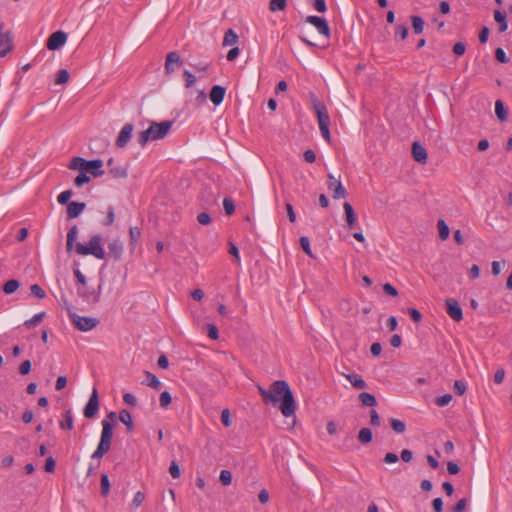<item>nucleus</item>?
<instances>
[{"label":"nucleus","mask_w":512,"mask_h":512,"mask_svg":"<svg viewBox=\"0 0 512 512\" xmlns=\"http://www.w3.org/2000/svg\"><path fill=\"white\" fill-rule=\"evenodd\" d=\"M271 392L280 397L279 408L283 416L287 418L293 416L296 411V403L288 383L284 380L274 381L271 384Z\"/></svg>","instance_id":"obj_1"},{"label":"nucleus","mask_w":512,"mask_h":512,"mask_svg":"<svg viewBox=\"0 0 512 512\" xmlns=\"http://www.w3.org/2000/svg\"><path fill=\"white\" fill-rule=\"evenodd\" d=\"M172 124V121L151 122L148 129L139 133L138 143L141 147H145L149 141L163 139L169 133Z\"/></svg>","instance_id":"obj_2"},{"label":"nucleus","mask_w":512,"mask_h":512,"mask_svg":"<svg viewBox=\"0 0 512 512\" xmlns=\"http://www.w3.org/2000/svg\"><path fill=\"white\" fill-rule=\"evenodd\" d=\"M75 252L82 256L92 255L101 260L106 257V253L102 246V236L100 234L91 236L87 244H82L80 242L76 243Z\"/></svg>","instance_id":"obj_3"},{"label":"nucleus","mask_w":512,"mask_h":512,"mask_svg":"<svg viewBox=\"0 0 512 512\" xmlns=\"http://www.w3.org/2000/svg\"><path fill=\"white\" fill-rule=\"evenodd\" d=\"M68 167L71 170L90 173L95 178L100 177L105 173L102 169L103 161L101 159L86 160L82 157H74Z\"/></svg>","instance_id":"obj_4"},{"label":"nucleus","mask_w":512,"mask_h":512,"mask_svg":"<svg viewBox=\"0 0 512 512\" xmlns=\"http://www.w3.org/2000/svg\"><path fill=\"white\" fill-rule=\"evenodd\" d=\"M312 104L318 119L321 135L327 142H330V116L328 114L326 105L319 101L315 95H312Z\"/></svg>","instance_id":"obj_5"},{"label":"nucleus","mask_w":512,"mask_h":512,"mask_svg":"<svg viewBox=\"0 0 512 512\" xmlns=\"http://www.w3.org/2000/svg\"><path fill=\"white\" fill-rule=\"evenodd\" d=\"M68 314L70 317L71 322L74 324V326L83 332H87L95 328L99 324V319L95 317H86V316H80L76 314L75 312H72L68 309Z\"/></svg>","instance_id":"obj_6"},{"label":"nucleus","mask_w":512,"mask_h":512,"mask_svg":"<svg viewBox=\"0 0 512 512\" xmlns=\"http://www.w3.org/2000/svg\"><path fill=\"white\" fill-rule=\"evenodd\" d=\"M5 24L0 23V57H5L13 48V36L10 30L4 31Z\"/></svg>","instance_id":"obj_7"},{"label":"nucleus","mask_w":512,"mask_h":512,"mask_svg":"<svg viewBox=\"0 0 512 512\" xmlns=\"http://www.w3.org/2000/svg\"><path fill=\"white\" fill-rule=\"evenodd\" d=\"M328 189L330 192H332V197L334 199H341L345 198L347 196V191L342 185L341 179L335 178L334 175L328 174Z\"/></svg>","instance_id":"obj_8"},{"label":"nucleus","mask_w":512,"mask_h":512,"mask_svg":"<svg viewBox=\"0 0 512 512\" xmlns=\"http://www.w3.org/2000/svg\"><path fill=\"white\" fill-rule=\"evenodd\" d=\"M98 411H99L98 391L96 388H93L90 398L83 409V414L87 419H93L96 417Z\"/></svg>","instance_id":"obj_9"},{"label":"nucleus","mask_w":512,"mask_h":512,"mask_svg":"<svg viewBox=\"0 0 512 512\" xmlns=\"http://www.w3.org/2000/svg\"><path fill=\"white\" fill-rule=\"evenodd\" d=\"M77 293L85 302L89 304H96L100 300L101 285H99L96 289L87 288L85 285L81 288H78Z\"/></svg>","instance_id":"obj_10"},{"label":"nucleus","mask_w":512,"mask_h":512,"mask_svg":"<svg viewBox=\"0 0 512 512\" xmlns=\"http://www.w3.org/2000/svg\"><path fill=\"white\" fill-rule=\"evenodd\" d=\"M67 41V34L64 31H56L52 33L46 42V47L51 50L55 51L61 48Z\"/></svg>","instance_id":"obj_11"},{"label":"nucleus","mask_w":512,"mask_h":512,"mask_svg":"<svg viewBox=\"0 0 512 512\" xmlns=\"http://www.w3.org/2000/svg\"><path fill=\"white\" fill-rule=\"evenodd\" d=\"M306 22L313 25L321 35L330 36V28L327 21L319 16L310 15L306 17Z\"/></svg>","instance_id":"obj_12"},{"label":"nucleus","mask_w":512,"mask_h":512,"mask_svg":"<svg viewBox=\"0 0 512 512\" xmlns=\"http://www.w3.org/2000/svg\"><path fill=\"white\" fill-rule=\"evenodd\" d=\"M446 312L456 322H460L463 319L462 308L458 301L455 299L446 300Z\"/></svg>","instance_id":"obj_13"},{"label":"nucleus","mask_w":512,"mask_h":512,"mask_svg":"<svg viewBox=\"0 0 512 512\" xmlns=\"http://www.w3.org/2000/svg\"><path fill=\"white\" fill-rule=\"evenodd\" d=\"M134 126L131 123H126L120 130L116 139V146L118 148H124L132 138Z\"/></svg>","instance_id":"obj_14"},{"label":"nucleus","mask_w":512,"mask_h":512,"mask_svg":"<svg viewBox=\"0 0 512 512\" xmlns=\"http://www.w3.org/2000/svg\"><path fill=\"white\" fill-rule=\"evenodd\" d=\"M108 255L115 261H119L122 258L124 246L121 240L114 239L108 244Z\"/></svg>","instance_id":"obj_15"},{"label":"nucleus","mask_w":512,"mask_h":512,"mask_svg":"<svg viewBox=\"0 0 512 512\" xmlns=\"http://www.w3.org/2000/svg\"><path fill=\"white\" fill-rule=\"evenodd\" d=\"M112 438H100L96 450L91 455L92 459H101L111 448Z\"/></svg>","instance_id":"obj_16"},{"label":"nucleus","mask_w":512,"mask_h":512,"mask_svg":"<svg viewBox=\"0 0 512 512\" xmlns=\"http://www.w3.org/2000/svg\"><path fill=\"white\" fill-rule=\"evenodd\" d=\"M174 64L181 66L183 61L181 60L178 52L171 51L166 55L165 71L167 74H172L175 71Z\"/></svg>","instance_id":"obj_17"},{"label":"nucleus","mask_w":512,"mask_h":512,"mask_svg":"<svg viewBox=\"0 0 512 512\" xmlns=\"http://www.w3.org/2000/svg\"><path fill=\"white\" fill-rule=\"evenodd\" d=\"M412 156L413 159L418 163L425 164L427 162V151L425 147L418 142H414L412 144Z\"/></svg>","instance_id":"obj_18"},{"label":"nucleus","mask_w":512,"mask_h":512,"mask_svg":"<svg viewBox=\"0 0 512 512\" xmlns=\"http://www.w3.org/2000/svg\"><path fill=\"white\" fill-rule=\"evenodd\" d=\"M226 89L223 86L215 85L210 91V100L215 106L220 105L225 97Z\"/></svg>","instance_id":"obj_19"},{"label":"nucleus","mask_w":512,"mask_h":512,"mask_svg":"<svg viewBox=\"0 0 512 512\" xmlns=\"http://www.w3.org/2000/svg\"><path fill=\"white\" fill-rule=\"evenodd\" d=\"M86 208V204L84 202H70L67 205V217L68 219L77 218Z\"/></svg>","instance_id":"obj_20"},{"label":"nucleus","mask_w":512,"mask_h":512,"mask_svg":"<svg viewBox=\"0 0 512 512\" xmlns=\"http://www.w3.org/2000/svg\"><path fill=\"white\" fill-rule=\"evenodd\" d=\"M343 209L345 213V220L348 228H353L357 223V216L352 205L349 202H344Z\"/></svg>","instance_id":"obj_21"},{"label":"nucleus","mask_w":512,"mask_h":512,"mask_svg":"<svg viewBox=\"0 0 512 512\" xmlns=\"http://www.w3.org/2000/svg\"><path fill=\"white\" fill-rule=\"evenodd\" d=\"M345 378L350 382V384L356 389H365L367 387V383L364 379L355 373L345 374Z\"/></svg>","instance_id":"obj_22"},{"label":"nucleus","mask_w":512,"mask_h":512,"mask_svg":"<svg viewBox=\"0 0 512 512\" xmlns=\"http://www.w3.org/2000/svg\"><path fill=\"white\" fill-rule=\"evenodd\" d=\"M257 389L265 403H272L273 405H276L280 401V397L275 396L273 392H271V388L266 390L262 386H258Z\"/></svg>","instance_id":"obj_23"},{"label":"nucleus","mask_w":512,"mask_h":512,"mask_svg":"<svg viewBox=\"0 0 512 512\" xmlns=\"http://www.w3.org/2000/svg\"><path fill=\"white\" fill-rule=\"evenodd\" d=\"M119 420L126 426L127 432H133L134 424L132 421V416L128 410L122 409L119 412Z\"/></svg>","instance_id":"obj_24"},{"label":"nucleus","mask_w":512,"mask_h":512,"mask_svg":"<svg viewBox=\"0 0 512 512\" xmlns=\"http://www.w3.org/2000/svg\"><path fill=\"white\" fill-rule=\"evenodd\" d=\"M495 113L497 118L501 122H505L508 119V111L504 105V103L501 100H497L495 102Z\"/></svg>","instance_id":"obj_25"},{"label":"nucleus","mask_w":512,"mask_h":512,"mask_svg":"<svg viewBox=\"0 0 512 512\" xmlns=\"http://www.w3.org/2000/svg\"><path fill=\"white\" fill-rule=\"evenodd\" d=\"M77 234H78V228L76 225H73L67 233V241H66L67 252L72 251V249L74 247V242L77 238Z\"/></svg>","instance_id":"obj_26"},{"label":"nucleus","mask_w":512,"mask_h":512,"mask_svg":"<svg viewBox=\"0 0 512 512\" xmlns=\"http://www.w3.org/2000/svg\"><path fill=\"white\" fill-rule=\"evenodd\" d=\"M494 19L499 24V32L503 33L507 30L508 24L506 21V14L500 10L494 11Z\"/></svg>","instance_id":"obj_27"},{"label":"nucleus","mask_w":512,"mask_h":512,"mask_svg":"<svg viewBox=\"0 0 512 512\" xmlns=\"http://www.w3.org/2000/svg\"><path fill=\"white\" fill-rule=\"evenodd\" d=\"M359 400L361 401L362 405L367 407H374L377 405L376 397L368 392H362L359 394Z\"/></svg>","instance_id":"obj_28"},{"label":"nucleus","mask_w":512,"mask_h":512,"mask_svg":"<svg viewBox=\"0 0 512 512\" xmlns=\"http://www.w3.org/2000/svg\"><path fill=\"white\" fill-rule=\"evenodd\" d=\"M73 416L71 410H66L63 414V420L59 422L61 429L72 430L73 429Z\"/></svg>","instance_id":"obj_29"},{"label":"nucleus","mask_w":512,"mask_h":512,"mask_svg":"<svg viewBox=\"0 0 512 512\" xmlns=\"http://www.w3.org/2000/svg\"><path fill=\"white\" fill-rule=\"evenodd\" d=\"M238 35L235 33L233 29H228L223 38V46H233L238 42Z\"/></svg>","instance_id":"obj_30"},{"label":"nucleus","mask_w":512,"mask_h":512,"mask_svg":"<svg viewBox=\"0 0 512 512\" xmlns=\"http://www.w3.org/2000/svg\"><path fill=\"white\" fill-rule=\"evenodd\" d=\"M145 384L155 390H159L161 387L160 380L151 372L145 371Z\"/></svg>","instance_id":"obj_31"},{"label":"nucleus","mask_w":512,"mask_h":512,"mask_svg":"<svg viewBox=\"0 0 512 512\" xmlns=\"http://www.w3.org/2000/svg\"><path fill=\"white\" fill-rule=\"evenodd\" d=\"M357 438L361 444H363V445L369 444L373 439V434H372L371 429H369V428L360 429Z\"/></svg>","instance_id":"obj_32"},{"label":"nucleus","mask_w":512,"mask_h":512,"mask_svg":"<svg viewBox=\"0 0 512 512\" xmlns=\"http://www.w3.org/2000/svg\"><path fill=\"white\" fill-rule=\"evenodd\" d=\"M109 174L116 179L126 178L128 176L127 168L124 166H114L109 169Z\"/></svg>","instance_id":"obj_33"},{"label":"nucleus","mask_w":512,"mask_h":512,"mask_svg":"<svg viewBox=\"0 0 512 512\" xmlns=\"http://www.w3.org/2000/svg\"><path fill=\"white\" fill-rule=\"evenodd\" d=\"M102 432L100 438H112L113 437V424L107 419L102 420Z\"/></svg>","instance_id":"obj_34"},{"label":"nucleus","mask_w":512,"mask_h":512,"mask_svg":"<svg viewBox=\"0 0 512 512\" xmlns=\"http://www.w3.org/2000/svg\"><path fill=\"white\" fill-rule=\"evenodd\" d=\"M20 286V282L16 279H11L5 282L3 285V291L5 294H12L14 293Z\"/></svg>","instance_id":"obj_35"},{"label":"nucleus","mask_w":512,"mask_h":512,"mask_svg":"<svg viewBox=\"0 0 512 512\" xmlns=\"http://www.w3.org/2000/svg\"><path fill=\"white\" fill-rule=\"evenodd\" d=\"M438 234L441 240H446L449 237V227L444 220H439L437 223Z\"/></svg>","instance_id":"obj_36"},{"label":"nucleus","mask_w":512,"mask_h":512,"mask_svg":"<svg viewBox=\"0 0 512 512\" xmlns=\"http://www.w3.org/2000/svg\"><path fill=\"white\" fill-rule=\"evenodd\" d=\"M414 33L421 34L424 29V20L420 16H411Z\"/></svg>","instance_id":"obj_37"},{"label":"nucleus","mask_w":512,"mask_h":512,"mask_svg":"<svg viewBox=\"0 0 512 512\" xmlns=\"http://www.w3.org/2000/svg\"><path fill=\"white\" fill-rule=\"evenodd\" d=\"M45 315H46L45 312L37 313L32 318L26 320L24 322V325L27 328H32V327L36 326L37 324H39L44 319Z\"/></svg>","instance_id":"obj_38"},{"label":"nucleus","mask_w":512,"mask_h":512,"mask_svg":"<svg viewBox=\"0 0 512 512\" xmlns=\"http://www.w3.org/2000/svg\"><path fill=\"white\" fill-rule=\"evenodd\" d=\"M390 425H391V428L396 433H399V434L404 433L405 430H406L405 422H403L402 420L396 419V418H391L390 419Z\"/></svg>","instance_id":"obj_39"},{"label":"nucleus","mask_w":512,"mask_h":512,"mask_svg":"<svg viewBox=\"0 0 512 512\" xmlns=\"http://www.w3.org/2000/svg\"><path fill=\"white\" fill-rule=\"evenodd\" d=\"M287 0H270L269 9L272 12L283 11L286 8Z\"/></svg>","instance_id":"obj_40"},{"label":"nucleus","mask_w":512,"mask_h":512,"mask_svg":"<svg viewBox=\"0 0 512 512\" xmlns=\"http://www.w3.org/2000/svg\"><path fill=\"white\" fill-rule=\"evenodd\" d=\"M70 75L66 69H60L55 78V84H65L69 81Z\"/></svg>","instance_id":"obj_41"},{"label":"nucleus","mask_w":512,"mask_h":512,"mask_svg":"<svg viewBox=\"0 0 512 512\" xmlns=\"http://www.w3.org/2000/svg\"><path fill=\"white\" fill-rule=\"evenodd\" d=\"M300 246L303 249V251L311 258H314V255L312 253L311 247H310V241L309 238L306 236L300 237Z\"/></svg>","instance_id":"obj_42"},{"label":"nucleus","mask_w":512,"mask_h":512,"mask_svg":"<svg viewBox=\"0 0 512 512\" xmlns=\"http://www.w3.org/2000/svg\"><path fill=\"white\" fill-rule=\"evenodd\" d=\"M160 406L167 408L172 402V396L168 391H163L159 397Z\"/></svg>","instance_id":"obj_43"},{"label":"nucleus","mask_w":512,"mask_h":512,"mask_svg":"<svg viewBox=\"0 0 512 512\" xmlns=\"http://www.w3.org/2000/svg\"><path fill=\"white\" fill-rule=\"evenodd\" d=\"M130 243L134 247L141 236V231L138 227H130L129 229Z\"/></svg>","instance_id":"obj_44"},{"label":"nucleus","mask_w":512,"mask_h":512,"mask_svg":"<svg viewBox=\"0 0 512 512\" xmlns=\"http://www.w3.org/2000/svg\"><path fill=\"white\" fill-rule=\"evenodd\" d=\"M110 491V481L107 474L101 476V494L107 496Z\"/></svg>","instance_id":"obj_45"},{"label":"nucleus","mask_w":512,"mask_h":512,"mask_svg":"<svg viewBox=\"0 0 512 512\" xmlns=\"http://www.w3.org/2000/svg\"><path fill=\"white\" fill-rule=\"evenodd\" d=\"M219 479L222 485L229 486L232 482V473L229 470H222Z\"/></svg>","instance_id":"obj_46"},{"label":"nucleus","mask_w":512,"mask_h":512,"mask_svg":"<svg viewBox=\"0 0 512 512\" xmlns=\"http://www.w3.org/2000/svg\"><path fill=\"white\" fill-rule=\"evenodd\" d=\"M223 207H224L225 213L227 215H232L235 211V204L231 198H228V197L224 198Z\"/></svg>","instance_id":"obj_47"},{"label":"nucleus","mask_w":512,"mask_h":512,"mask_svg":"<svg viewBox=\"0 0 512 512\" xmlns=\"http://www.w3.org/2000/svg\"><path fill=\"white\" fill-rule=\"evenodd\" d=\"M408 35V28L404 24H398L395 27V37H399L401 40H404Z\"/></svg>","instance_id":"obj_48"},{"label":"nucleus","mask_w":512,"mask_h":512,"mask_svg":"<svg viewBox=\"0 0 512 512\" xmlns=\"http://www.w3.org/2000/svg\"><path fill=\"white\" fill-rule=\"evenodd\" d=\"M453 391L456 395L462 396L466 391V385L461 380H456L453 385Z\"/></svg>","instance_id":"obj_49"},{"label":"nucleus","mask_w":512,"mask_h":512,"mask_svg":"<svg viewBox=\"0 0 512 512\" xmlns=\"http://www.w3.org/2000/svg\"><path fill=\"white\" fill-rule=\"evenodd\" d=\"M495 58L498 62L504 63V64H506L510 61V59L507 57L505 51L500 47L495 49Z\"/></svg>","instance_id":"obj_50"},{"label":"nucleus","mask_w":512,"mask_h":512,"mask_svg":"<svg viewBox=\"0 0 512 512\" xmlns=\"http://www.w3.org/2000/svg\"><path fill=\"white\" fill-rule=\"evenodd\" d=\"M73 192L72 190H65L63 192H61L59 195H58V202L61 204V205H65V204H69V200L72 196Z\"/></svg>","instance_id":"obj_51"},{"label":"nucleus","mask_w":512,"mask_h":512,"mask_svg":"<svg viewBox=\"0 0 512 512\" xmlns=\"http://www.w3.org/2000/svg\"><path fill=\"white\" fill-rule=\"evenodd\" d=\"M90 181V177L87 176L86 173L80 172L78 176L74 179V184L77 187H82L84 184L88 183Z\"/></svg>","instance_id":"obj_52"},{"label":"nucleus","mask_w":512,"mask_h":512,"mask_svg":"<svg viewBox=\"0 0 512 512\" xmlns=\"http://www.w3.org/2000/svg\"><path fill=\"white\" fill-rule=\"evenodd\" d=\"M451 400H452L451 394H444L442 396L437 397L435 399V403L439 407H444V406H447L451 402Z\"/></svg>","instance_id":"obj_53"},{"label":"nucleus","mask_w":512,"mask_h":512,"mask_svg":"<svg viewBox=\"0 0 512 512\" xmlns=\"http://www.w3.org/2000/svg\"><path fill=\"white\" fill-rule=\"evenodd\" d=\"M206 328L209 338H211L212 340H217L219 338V331L216 325L209 323L206 325Z\"/></svg>","instance_id":"obj_54"},{"label":"nucleus","mask_w":512,"mask_h":512,"mask_svg":"<svg viewBox=\"0 0 512 512\" xmlns=\"http://www.w3.org/2000/svg\"><path fill=\"white\" fill-rule=\"evenodd\" d=\"M30 291H31V294H33L34 296H36L39 299H43L46 297L45 291L38 284L31 285Z\"/></svg>","instance_id":"obj_55"},{"label":"nucleus","mask_w":512,"mask_h":512,"mask_svg":"<svg viewBox=\"0 0 512 512\" xmlns=\"http://www.w3.org/2000/svg\"><path fill=\"white\" fill-rule=\"evenodd\" d=\"M183 77L185 79V87L189 88L194 85L196 81V77L188 70L183 72Z\"/></svg>","instance_id":"obj_56"},{"label":"nucleus","mask_w":512,"mask_h":512,"mask_svg":"<svg viewBox=\"0 0 512 512\" xmlns=\"http://www.w3.org/2000/svg\"><path fill=\"white\" fill-rule=\"evenodd\" d=\"M145 495L141 491H138L132 500L131 506L133 508H138L144 501Z\"/></svg>","instance_id":"obj_57"},{"label":"nucleus","mask_w":512,"mask_h":512,"mask_svg":"<svg viewBox=\"0 0 512 512\" xmlns=\"http://www.w3.org/2000/svg\"><path fill=\"white\" fill-rule=\"evenodd\" d=\"M221 422L225 427H229L231 425V415L229 409H223L221 412Z\"/></svg>","instance_id":"obj_58"},{"label":"nucleus","mask_w":512,"mask_h":512,"mask_svg":"<svg viewBox=\"0 0 512 512\" xmlns=\"http://www.w3.org/2000/svg\"><path fill=\"white\" fill-rule=\"evenodd\" d=\"M467 506V499H460L453 507L452 512H464Z\"/></svg>","instance_id":"obj_59"},{"label":"nucleus","mask_w":512,"mask_h":512,"mask_svg":"<svg viewBox=\"0 0 512 512\" xmlns=\"http://www.w3.org/2000/svg\"><path fill=\"white\" fill-rule=\"evenodd\" d=\"M369 415H370V424L372 426H376V427L380 426L381 420H380V416L377 413V411L372 409V410H370Z\"/></svg>","instance_id":"obj_60"},{"label":"nucleus","mask_w":512,"mask_h":512,"mask_svg":"<svg viewBox=\"0 0 512 512\" xmlns=\"http://www.w3.org/2000/svg\"><path fill=\"white\" fill-rule=\"evenodd\" d=\"M30 371H31V361L30 360L23 361L19 366V373L21 375H27L30 373Z\"/></svg>","instance_id":"obj_61"},{"label":"nucleus","mask_w":512,"mask_h":512,"mask_svg":"<svg viewBox=\"0 0 512 512\" xmlns=\"http://www.w3.org/2000/svg\"><path fill=\"white\" fill-rule=\"evenodd\" d=\"M206 100H207V95L205 93L204 90H199L197 92V96L195 98V104L197 107L203 105L204 103H206Z\"/></svg>","instance_id":"obj_62"},{"label":"nucleus","mask_w":512,"mask_h":512,"mask_svg":"<svg viewBox=\"0 0 512 512\" xmlns=\"http://www.w3.org/2000/svg\"><path fill=\"white\" fill-rule=\"evenodd\" d=\"M465 50H466V46L463 42H457L454 44L453 46V53L457 56H461L465 53Z\"/></svg>","instance_id":"obj_63"},{"label":"nucleus","mask_w":512,"mask_h":512,"mask_svg":"<svg viewBox=\"0 0 512 512\" xmlns=\"http://www.w3.org/2000/svg\"><path fill=\"white\" fill-rule=\"evenodd\" d=\"M197 221L201 225H208L211 222V217L207 212H201L197 215Z\"/></svg>","instance_id":"obj_64"}]
</instances>
